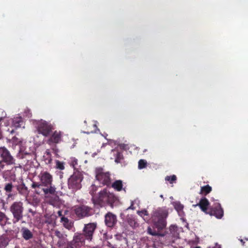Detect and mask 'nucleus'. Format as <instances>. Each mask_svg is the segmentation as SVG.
Here are the masks:
<instances>
[{"label":"nucleus","instance_id":"nucleus-1","mask_svg":"<svg viewBox=\"0 0 248 248\" xmlns=\"http://www.w3.org/2000/svg\"><path fill=\"white\" fill-rule=\"evenodd\" d=\"M168 215V210L166 207H159L153 211L151 219L155 228L160 230L165 228Z\"/></svg>","mask_w":248,"mask_h":248},{"label":"nucleus","instance_id":"nucleus-2","mask_svg":"<svg viewBox=\"0 0 248 248\" xmlns=\"http://www.w3.org/2000/svg\"><path fill=\"white\" fill-rule=\"evenodd\" d=\"M38 178L40 183L46 187L44 189V194H54L56 188L54 186H52L53 176L47 171H42L39 174Z\"/></svg>","mask_w":248,"mask_h":248},{"label":"nucleus","instance_id":"nucleus-3","mask_svg":"<svg viewBox=\"0 0 248 248\" xmlns=\"http://www.w3.org/2000/svg\"><path fill=\"white\" fill-rule=\"evenodd\" d=\"M10 210L13 216V222L15 224L23 218V203L21 202H15L10 206Z\"/></svg>","mask_w":248,"mask_h":248},{"label":"nucleus","instance_id":"nucleus-4","mask_svg":"<svg viewBox=\"0 0 248 248\" xmlns=\"http://www.w3.org/2000/svg\"><path fill=\"white\" fill-rule=\"evenodd\" d=\"M97 228L96 222L89 223L84 225L82 233H76V235H81L83 239V243L84 244L85 240L92 241L93 233Z\"/></svg>","mask_w":248,"mask_h":248},{"label":"nucleus","instance_id":"nucleus-5","mask_svg":"<svg viewBox=\"0 0 248 248\" xmlns=\"http://www.w3.org/2000/svg\"><path fill=\"white\" fill-rule=\"evenodd\" d=\"M82 180V175L79 172L74 173L68 179V188L73 192L80 189L81 188V182Z\"/></svg>","mask_w":248,"mask_h":248},{"label":"nucleus","instance_id":"nucleus-6","mask_svg":"<svg viewBox=\"0 0 248 248\" xmlns=\"http://www.w3.org/2000/svg\"><path fill=\"white\" fill-rule=\"evenodd\" d=\"M74 212L79 218H83L92 215V208L85 205H78L75 206Z\"/></svg>","mask_w":248,"mask_h":248},{"label":"nucleus","instance_id":"nucleus-7","mask_svg":"<svg viewBox=\"0 0 248 248\" xmlns=\"http://www.w3.org/2000/svg\"><path fill=\"white\" fill-rule=\"evenodd\" d=\"M36 128L39 134H41L45 137H47L50 135L53 128L51 124L41 120L37 123Z\"/></svg>","mask_w":248,"mask_h":248},{"label":"nucleus","instance_id":"nucleus-8","mask_svg":"<svg viewBox=\"0 0 248 248\" xmlns=\"http://www.w3.org/2000/svg\"><path fill=\"white\" fill-rule=\"evenodd\" d=\"M96 178L104 186H110L111 180L110 174L109 172H104L102 169H98L96 171Z\"/></svg>","mask_w":248,"mask_h":248},{"label":"nucleus","instance_id":"nucleus-9","mask_svg":"<svg viewBox=\"0 0 248 248\" xmlns=\"http://www.w3.org/2000/svg\"><path fill=\"white\" fill-rule=\"evenodd\" d=\"M0 157L7 165L15 164L16 160L10 151L4 146L0 147Z\"/></svg>","mask_w":248,"mask_h":248},{"label":"nucleus","instance_id":"nucleus-10","mask_svg":"<svg viewBox=\"0 0 248 248\" xmlns=\"http://www.w3.org/2000/svg\"><path fill=\"white\" fill-rule=\"evenodd\" d=\"M207 214L214 216L218 219H221L224 215V211L220 204L217 203L209 208Z\"/></svg>","mask_w":248,"mask_h":248},{"label":"nucleus","instance_id":"nucleus-11","mask_svg":"<svg viewBox=\"0 0 248 248\" xmlns=\"http://www.w3.org/2000/svg\"><path fill=\"white\" fill-rule=\"evenodd\" d=\"M108 192L106 189L101 191L99 193L98 196L92 197V201L94 204L98 205L100 206L107 203Z\"/></svg>","mask_w":248,"mask_h":248},{"label":"nucleus","instance_id":"nucleus-12","mask_svg":"<svg viewBox=\"0 0 248 248\" xmlns=\"http://www.w3.org/2000/svg\"><path fill=\"white\" fill-rule=\"evenodd\" d=\"M62 136L63 132L55 130L51 135L46 142L49 145L59 143L62 141Z\"/></svg>","mask_w":248,"mask_h":248},{"label":"nucleus","instance_id":"nucleus-13","mask_svg":"<svg viewBox=\"0 0 248 248\" xmlns=\"http://www.w3.org/2000/svg\"><path fill=\"white\" fill-rule=\"evenodd\" d=\"M84 244L81 235H76L73 240L67 243L66 248H80Z\"/></svg>","mask_w":248,"mask_h":248},{"label":"nucleus","instance_id":"nucleus-14","mask_svg":"<svg viewBox=\"0 0 248 248\" xmlns=\"http://www.w3.org/2000/svg\"><path fill=\"white\" fill-rule=\"evenodd\" d=\"M117 222V216L110 212H108L105 216V223L108 228H112Z\"/></svg>","mask_w":248,"mask_h":248},{"label":"nucleus","instance_id":"nucleus-15","mask_svg":"<svg viewBox=\"0 0 248 248\" xmlns=\"http://www.w3.org/2000/svg\"><path fill=\"white\" fill-rule=\"evenodd\" d=\"M210 205V202L208 199L205 197H203L200 199V201L196 205H193V206H198L200 207L201 210L207 214L208 212V208Z\"/></svg>","mask_w":248,"mask_h":248},{"label":"nucleus","instance_id":"nucleus-16","mask_svg":"<svg viewBox=\"0 0 248 248\" xmlns=\"http://www.w3.org/2000/svg\"><path fill=\"white\" fill-rule=\"evenodd\" d=\"M123 186V181L121 180H118L111 183L110 186L117 191L124 190V192H126V188L125 187H124Z\"/></svg>","mask_w":248,"mask_h":248},{"label":"nucleus","instance_id":"nucleus-17","mask_svg":"<svg viewBox=\"0 0 248 248\" xmlns=\"http://www.w3.org/2000/svg\"><path fill=\"white\" fill-rule=\"evenodd\" d=\"M174 208L177 212L179 216H183L185 214L184 212V206L179 201H174L171 202Z\"/></svg>","mask_w":248,"mask_h":248},{"label":"nucleus","instance_id":"nucleus-18","mask_svg":"<svg viewBox=\"0 0 248 248\" xmlns=\"http://www.w3.org/2000/svg\"><path fill=\"white\" fill-rule=\"evenodd\" d=\"M44 186L40 183L33 182H32L31 187L34 189V192L38 195H40L42 192H44V189L46 188H43Z\"/></svg>","mask_w":248,"mask_h":248},{"label":"nucleus","instance_id":"nucleus-19","mask_svg":"<svg viewBox=\"0 0 248 248\" xmlns=\"http://www.w3.org/2000/svg\"><path fill=\"white\" fill-rule=\"evenodd\" d=\"M111 152L113 154L115 159V162L117 163H121L124 159L123 153L121 151H119L117 149H112Z\"/></svg>","mask_w":248,"mask_h":248},{"label":"nucleus","instance_id":"nucleus-20","mask_svg":"<svg viewBox=\"0 0 248 248\" xmlns=\"http://www.w3.org/2000/svg\"><path fill=\"white\" fill-rule=\"evenodd\" d=\"M126 220L128 224L133 228H137L139 226V224L137 221L136 218L133 215H127Z\"/></svg>","mask_w":248,"mask_h":248},{"label":"nucleus","instance_id":"nucleus-21","mask_svg":"<svg viewBox=\"0 0 248 248\" xmlns=\"http://www.w3.org/2000/svg\"><path fill=\"white\" fill-rule=\"evenodd\" d=\"M10 120L12 123V126L15 127L16 128L20 127L24 123L23 119L20 116L14 117L13 119H11Z\"/></svg>","mask_w":248,"mask_h":248},{"label":"nucleus","instance_id":"nucleus-22","mask_svg":"<svg viewBox=\"0 0 248 248\" xmlns=\"http://www.w3.org/2000/svg\"><path fill=\"white\" fill-rule=\"evenodd\" d=\"M137 213L138 215L141 217L145 221H149L151 218L148 212L146 209L138 210L137 211Z\"/></svg>","mask_w":248,"mask_h":248},{"label":"nucleus","instance_id":"nucleus-23","mask_svg":"<svg viewBox=\"0 0 248 248\" xmlns=\"http://www.w3.org/2000/svg\"><path fill=\"white\" fill-rule=\"evenodd\" d=\"M22 235L24 239L28 240L31 239L33 237L31 232L26 228H23L21 229Z\"/></svg>","mask_w":248,"mask_h":248},{"label":"nucleus","instance_id":"nucleus-24","mask_svg":"<svg viewBox=\"0 0 248 248\" xmlns=\"http://www.w3.org/2000/svg\"><path fill=\"white\" fill-rule=\"evenodd\" d=\"M212 187L207 185L201 187V190L199 193L202 195L206 196L210 193L212 191Z\"/></svg>","mask_w":248,"mask_h":248},{"label":"nucleus","instance_id":"nucleus-25","mask_svg":"<svg viewBox=\"0 0 248 248\" xmlns=\"http://www.w3.org/2000/svg\"><path fill=\"white\" fill-rule=\"evenodd\" d=\"M61 222L62 223L63 226L68 229H70L72 227L71 222L68 218L62 217L61 218Z\"/></svg>","mask_w":248,"mask_h":248},{"label":"nucleus","instance_id":"nucleus-26","mask_svg":"<svg viewBox=\"0 0 248 248\" xmlns=\"http://www.w3.org/2000/svg\"><path fill=\"white\" fill-rule=\"evenodd\" d=\"M8 243L9 239L6 236H0V248H5Z\"/></svg>","mask_w":248,"mask_h":248},{"label":"nucleus","instance_id":"nucleus-27","mask_svg":"<svg viewBox=\"0 0 248 248\" xmlns=\"http://www.w3.org/2000/svg\"><path fill=\"white\" fill-rule=\"evenodd\" d=\"M107 203H108L111 205L115 202L116 200V197L114 196L113 193H110L108 192L107 195Z\"/></svg>","mask_w":248,"mask_h":248},{"label":"nucleus","instance_id":"nucleus-28","mask_svg":"<svg viewBox=\"0 0 248 248\" xmlns=\"http://www.w3.org/2000/svg\"><path fill=\"white\" fill-rule=\"evenodd\" d=\"M17 190L21 194H26L28 192V188L24 183H22L17 187Z\"/></svg>","mask_w":248,"mask_h":248},{"label":"nucleus","instance_id":"nucleus-29","mask_svg":"<svg viewBox=\"0 0 248 248\" xmlns=\"http://www.w3.org/2000/svg\"><path fill=\"white\" fill-rule=\"evenodd\" d=\"M7 219L6 215L4 213L0 211V225L1 226L5 225Z\"/></svg>","mask_w":248,"mask_h":248},{"label":"nucleus","instance_id":"nucleus-30","mask_svg":"<svg viewBox=\"0 0 248 248\" xmlns=\"http://www.w3.org/2000/svg\"><path fill=\"white\" fill-rule=\"evenodd\" d=\"M30 155L31 154L30 153L24 152L21 150H20L16 155V157L18 159H22L25 158L27 156Z\"/></svg>","mask_w":248,"mask_h":248},{"label":"nucleus","instance_id":"nucleus-31","mask_svg":"<svg viewBox=\"0 0 248 248\" xmlns=\"http://www.w3.org/2000/svg\"><path fill=\"white\" fill-rule=\"evenodd\" d=\"M45 154H46V156H44V157L45 158V161L46 162V164H50L52 162V158H51V155L50 152L48 150H47L46 151Z\"/></svg>","mask_w":248,"mask_h":248},{"label":"nucleus","instance_id":"nucleus-32","mask_svg":"<svg viewBox=\"0 0 248 248\" xmlns=\"http://www.w3.org/2000/svg\"><path fill=\"white\" fill-rule=\"evenodd\" d=\"M166 181H169L170 184L175 183L177 180V177L175 175L167 176L165 178Z\"/></svg>","mask_w":248,"mask_h":248},{"label":"nucleus","instance_id":"nucleus-33","mask_svg":"<svg viewBox=\"0 0 248 248\" xmlns=\"http://www.w3.org/2000/svg\"><path fill=\"white\" fill-rule=\"evenodd\" d=\"M13 185L12 183H7L5 184L4 189L7 193H11L13 188Z\"/></svg>","mask_w":248,"mask_h":248},{"label":"nucleus","instance_id":"nucleus-34","mask_svg":"<svg viewBox=\"0 0 248 248\" xmlns=\"http://www.w3.org/2000/svg\"><path fill=\"white\" fill-rule=\"evenodd\" d=\"M147 166V161L143 159H140L138 162V167L140 169L145 168Z\"/></svg>","mask_w":248,"mask_h":248},{"label":"nucleus","instance_id":"nucleus-35","mask_svg":"<svg viewBox=\"0 0 248 248\" xmlns=\"http://www.w3.org/2000/svg\"><path fill=\"white\" fill-rule=\"evenodd\" d=\"M56 167L57 169L60 170H63L65 168L64 163L59 160L56 161Z\"/></svg>","mask_w":248,"mask_h":248},{"label":"nucleus","instance_id":"nucleus-36","mask_svg":"<svg viewBox=\"0 0 248 248\" xmlns=\"http://www.w3.org/2000/svg\"><path fill=\"white\" fill-rule=\"evenodd\" d=\"M97 189V186L94 185H92L91 186L90 188L89 193L93 196V197H95V196H94V194L95 193V192L96 191Z\"/></svg>","mask_w":248,"mask_h":248},{"label":"nucleus","instance_id":"nucleus-37","mask_svg":"<svg viewBox=\"0 0 248 248\" xmlns=\"http://www.w3.org/2000/svg\"><path fill=\"white\" fill-rule=\"evenodd\" d=\"M23 115L28 118H31L32 115L31 110L28 108L25 109Z\"/></svg>","mask_w":248,"mask_h":248},{"label":"nucleus","instance_id":"nucleus-38","mask_svg":"<svg viewBox=\"0 0 248 248\" xmlns=\"http://www.w3.org/2000/svg\"><path fill=\"white\" fill-rule=\"evenodd\" d=\"M55 235L59 238H63V235L59 231L56 230L54 232Z\"/></svg>","mask_w":248,"mask_h":248},{"label":"nucleus","instance_id":"nucleus-39","mask_svg":"<svg viewBox=\"0 0 248 248\" xmlns=\"http://www.w3.org/2000/svg\"><path fill=\"white\" fill-rule=\"evenodd\" d=\"M70 165L75 169L76 166L78 165V160L75 158L72 159Z\"/></svg>","mask_w":248,"mask_h":248},{"label":"nucleus","instance_id":"nucleus-40","mask_svg":"<svg viewBox=\"0 0 248 248\" xmlns=\"http://www.w3.org/2000/svg\"><path fill=\"white\" fill-rule=\"evenodd\" d=\"M148 232L149 234L153 236H156L158 235V233H157L155 231H152V229L150 228H149L148 229Z\"/></svg>","mask_w":248,"mask_h":248},{"label":"nucleus","instance_id":"nucleus-41","mask_svg":"<svg viewBox=\"0 0 248 248\" xmlns=\"http://www.w3.org/2000/svg\"><path fill=\"white\" fill-rule=\"evenodd\" d=\"M135 207L134 206V202H132L130 206L127 209V210L131 209L134 210Z\"/></svg>","mask_w":248,"mask_h":248},{"label":"nucleus","instance_id":"nucleus-42","mask_svg":"<svg viewBox=\"0 0 248 248\" xmlns=\"http://www.w3.org/2000/svg\"><path fill=\"white\" fill-rule=\"evenodd\" d=\"M2 163H3L2 160H0V169H3L4 167V165L2 164Z\"/></svg>","mask_w":248,"mask_h":248},{"label":"nucleus","instance_id":"nucleus-43","mask_svg":"<svg viewBox=\"0 0 248 248\" xmlns=\"http://www.w3.org/2000/svg\"><path fill=\"white\" fill-rule=\"evenodd\" d=\"M62 212L61 210H59V211L58 212V216H59V217H63V216H62Z\"/></svg>","mask_w":248,"mask_h":248},{"label":"nucleus","instance_id":"nucleus-44","mask_svg":"<svg viewBox=\"0 0 248 248\" xmlns=\"http://www.w3.org/2000/svg\"><path fill=\"white\" fill-rule=\"evenodd\" d=\"M93 130H89V129H88L87 131L85 132V133H87V134H90V133H93Z\"/></svg>","mask_w":248,"mask_h":248},{"label":"nucleus","instance_id":"nucleus-45","mask_svg":"<svg viewBox=\"0 0 248 248\" xmlns=\"http://www.w3.org/2000/svg\"><path fill=\"white\" fill-rule=\"evenodd\" d=\"M57 245L59 246V247H61L62 246L61 245V241H59L57 243Z\"/></svg>","mask_w":248,"mask_h":248},{"label":"nucleus","instance_id":"nucleus-46","mask_svg":"<svg viewBox=\"0 0 248 248\" xmlns=\"http://www.w3.org/2000/svg\"><path fill=\"white\" fill-rule=\"evenodd\" d=\"M14 132H15V131H14V129H12V130L10 131L11 134H13Z\"/></svg>","mask_w":248,"mask_h":248},{"label":"nucleus","instance_id":"nucleus-47","mask_svg":"<svg viewBox=\"0 0 248 248\" xmlns=\"http://www.w3.org/2000/svg\"><path fill=\"white\" fill-rule=\"evenodd\" d=\"M92 125L94 127V128H96V126L95 124H92Z\"/></svg>","mask_w":248,"mask_h":248},{"label":"nucleus","instance_id":"nucleus-48","mask_svg":"<svg viewBox=\"0 0 248 248\" xmlns=\"http://www.w3.org/2000/svg\"><path fill=\"white\" fill-rule=\"evenodd\" d=\"M160 197L161 198H162V199L163 198V195H160Z\"/></svg>","mask_w":248,"mask_h":248},{"label":"nucleus","instance_id":"nucleus-49","mask_svg":"<svg viewBox=\"0 0 248 248\" xmlns=\"http://www.w3.org/2000/svg\"><path fill=\"white\" fill-rule=\"evenodd\" d=\"M124 239V240H125V243L127 244V242L126 239Z\"/></svg>","mask_w":248,"mask_h":248},{"label":"nucleus","instance_id":"nucleus-50","mask_svg":"<svg viewBox=\"0 0 248 248\" xmlns=\"http://www.w3.org/2000/svg\"><path fill=\"white\" fill-rule=\"evenodd\" d=\"M195 248H201V247H200L198 246V247H196Z\"/></svg>","mask_w":248,"mask_h":248},{"label":"nucleus","instance_id":"nucleus-51","mask_svg":"<svg viewBox=\"0 0 248 248\" xmlns=\"http://www.w3.org/2000/svg\"><path fill=\"white\" fill-rule=\"evenodd\" d=\"M214 248H217V247H214Z\"/></svg>","mask_w":248,"mask_h":248}]
</instances>
